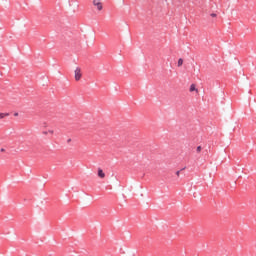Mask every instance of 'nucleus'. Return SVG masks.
I'll return each instance as SVG.
<instances>
[{"label":"nucleus","mask_w":256,"mask_h":256,"mask_svg":"<svg viewBox=\"0 0 256 256\" xmlns=\"http://www.w3.org/2000/svg\"><path fill=\"white\" fill-rule=\"evenodd\" d=\"M81 77H83V72L80 67H76L74 70L75 81H81Z\"/></svg>","instance_id":"nucleus-1"},{"label":"nucleus","mask_w":256,"mask_h":256,"mask_svg":"<svg viewBox=\"0 0 256 256\" xmlns=\"http://www.w3.org/2000/svg\"><path fill=\"white\" fill-rule=\"evenodd\" d=\"M92 3L97 11H103V2H101V0H93Z\"/></svg>","instance_id":"nucleus-2"},{"label":"nucleus","mask_w":256,"mask_h":256,"mask_svg":"<svg viewBox=\"0 0 256 256\" xmlns=\"http://www.w3.org/2000/svg\"><path fill=\"white\" fill-rule=\"evenodd\" d=\"M189 91H190V93H193V91H195L196 93H199V89H197V87L195 86V84H191V85H190Z\"/></svg>","instance_id":"nucleus-3"},{"label":"nucleus","mask_w":256,"mask_h":256,"mask_svg":"<svg viewBox=\"0 0 256 256\" xmlns=\"http://www.w3.org/2000/svg\"><path fill=\"white\" fill-rule=\"evenodd\" d=\"M98 177H100V179H105V172H103V169H98Z\"/></svg>","instance_id":"nucleus-4"},{"label":"nucleus","mask_w":256,"mask_h":256,"mask_svg":"<svg viewBox=\"0 0 256 256\" xmlns=\"http://www.w3.org/2000/svg\"><path fill=\"white\" fill-rule=\"evenodd\" d=\"M42 134L44 135H54L55 134V130L53 129H49L48 131H43Z\"/></svg>","instance_id":"nucleus-5"},{"label":"nucleus","mask_w":256,"mask_h":256,"mask_svg":"<svg viewBox=\"0 0 256 256\" xmlns=\"http://www.w3.org/2000/svg\"><path fill=\"white\" fill-rule=\"evenodd\" d=\"M5 117H9V113L0 112V119H5Z\"/></svg>","instance_id":"nucleus-6"},{"label":"nucleus","mask_w":256,"mask_h":256,"mask_svg":"<svg viewBox=\"0 0 256 256\" xmlns=\"http://www.w3.org/2000/svg\"><path fill=\"white\" fill-rule=\"evenodd\" d=\"M182 65H183V59L180 58V59L178 60V67H181Z\"/></svg>","instance_id":"nucleus-7"},{"label":"nucleus","mask_w":256,"mask_h":256,"mask_svg":"<svg viewBox=\"0 0 256 256\" xmlns=\"http://www.w3.org/2000/svg\"><path fill=\"white\" fill-rule=\"evenodd\" d=\"M196 151H197V153H201V151H202L201 146H198V147L196 148Z\"/></svg>","instance_id":"nucleus-8"},{"label":"nucleus","mask_w":256,"mask_h":256,"mask_svg":"<svg viewBox=\"0 0 256 256\" xmlns=\"http://www.w3.org/2000/svg\"><path fill=\"white\" fill-rule=\"evenodd\" d=\"M14 117H19V112H15Z\"/></svg>","instance_id":"nucleus-9"},{"label":"nucleus","mask_w":256,"mask_h":256,"mask_svg":"<svg viewBox=\"0 0 256 256\" xmlns=\"http://www.w3.org/2000/svg\"><path fill=\"white\" fill-rule=\"evenodd\" d=\"M211 17H217V14L213 13V14H211Z\"/></svg>","instance_id":"nucleus-10"},{"label":"nucleus","mask_w":256,"mask_h":256,"mask_svg":"<svg viewBox=\"0 0 256 256\" xmlns=\"http://www.w3.org/2000/svg\"><path fill=\"white\" fill-rule=\"evenodd\" d=\"M71 141H72L71 138H69V139L67 140V143H71Z\"/></svg>","instance_id":"nucleus-11"},{"label":"nucleus","mask_w":256,"mask_h":256,"mask_svg":"<svg viewBox=\"0 0 256 256\" xmlns=\"http://www.w3.org/2000/svg\"><path fill=\"white\" fill-rule=\"evenodd\" d=\"M179 174H180V171H177V172H176L177 177H179Z\"/></svg>","instance_id":"nucleus-12"}]
</instances>
